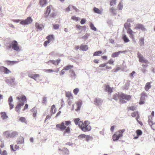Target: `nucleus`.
Returning a JSON list of instances; mask_svg holds the SVG:
<instances>
[{"mask_svg":"<svg viewBox=\"0 0 155 155\" xmlns=\"http://www.w3.org/2000/svg\"><path fill=\"white\" fill-rule=\"evenodd\" d=\"M71 124V122L70 121H63L61 124H57L56 125V127L58 130L61 131L64 130L63 133L64 136L66 135L67 134H68V135H69L71 133L70 128L69 127H67L66 126Z\"/></svg>","mask_w":155,"mask_h":155,"instance_id":"nucleus-1","label":"nucleus"},{"mask_svg":"<svg viewBox=\"0 0 155 155\" xmlns=\"http://www.w3.org/2000/svg\"><path fill=\"white\" fill-rule=\"evenodd\" d=\"M12 21L16 23H18L20 21L21 24L25 25L31 24L33 21V20L31 17H28L25 20L13 19Z\"/></svg>","mask_w":155,"mask_h":155,"instance_id":"nucleus-2","label":"nucleus"},{"mask_svg":"<svg viewBox=\"0 0 155 155\" xmlns=\"http://www.w3.org/2000/svg\"><path fill=\"white\" fill-rule=\"evenodd\" d=\"M125 131L124 129L117 131L113 136L112 138L114 141H116L123 136V134Z\"/></svg>","mask_w":155,"mask_h":155,"instance_id":"nucleus-3","label":"nucleus"},{"mask_svg":"<svg viewBox=\"0 0 155 155\" xmlns=\"http://www.w3.org/2000/svg\"><path fill=\"white\" fill-rule=\"evenodd\" d=\"M131 98V96L125 94L121 93L119 96V100L120 103L124 104L127 102Z\"/></svg>","mask_w":155,"mask_h":155,"instance_id":"nucleus-4","label":"nucleus"},{"mask_svg":"<svg viewBox=\"0 0 155 155\" xmlns=\"http://www.w3.org/2000/svg\"><path fill=\"white\" fill-rule=\"evenodd\" d=\"M79 127L84 132L90 131L91 129V127L89 125H84L83 121H80L79 124Z\"/></svg>","mask_w":155,"mask_h":155,"instance_id":"nucleus-5","label":"nucleus"},{"mask_svg":"<svg viewBox=\"0 0 155 155\" xmlns=\"http://www.w3.org/2000/svg\"><path fill=\"white\" fill-rule=\"evenodd\" d=\"M15 79L14 78H6L5 82L9 86L13 87L16 84Z\"/></svg>","mask_w":155,"mask_h":155,"instance_id":"nucleus-6","label":"nucleus"},{"mask_svg":"<svg viewBox=\"0 0 155 155\" xmlns=\"http://www.w3.org/2000/svg\"><path fill=\"white\" fill-rule=\"evenodd\" d=\"M12 49L16 51H18L20 50V48L18 46L17 41L16 40H14L12 42Z\"/></svg>","mask_w":155,"mask_h":155,"instance_id":"nucleus-7","label":"nucleus"},{"mask_svg":"<svg viewBox=\"0 0 155 155\" xmlns=\"http://www.w3.org/2000/svg\"><path fill=\"white\" fill-rule=\"evenodd\" d=\"M137 55L140 62L146 64L147 63L148 61L146 60L139 51L137 52Z\"/></svg>","mask_w":155,"mask_h":155,"instance_id":"nucleus-8","label":"nucleus"},{"mask_svg":"<svg viewBox=\"0 0 155 155\" xmlns=\"http://www.w3.org/2000/svg\"><path fill=\"white\" fill-rule=\"evenodd\" d=\"M147 97V94L144 92L141 94V97L140 98V101L139 104H144L146 97Z\"/></svg>","mask_w":155,"mask_h":155,"instance_id":"nucleus-9","label":"nucleus"},{"mask_svg":"<svg viewBox=\"0 0 155 155\" xmlns=\"http://www.w3.org/2000/svg\"><path fill=\"white\" fill-rule=\"evenodd\" d=\"M105 90L106 92L108 93L109 94H111L113 91V87H110L108 84H105Z\"/></svg>","mask_w":155,"mask_h":155,"instance_id":"nucleus-10","label":"nucleus"},{"mask_svg":"<svg viewBox=\"0 0 155 155\" xmlns=\"http://www.w3.org/2000/svg\"><path fill=\"white\" fill-rule=\"evenodd\" d=\"M24 102H18L16 106L15 107V110L18 113H19L21 106L24 104Z\"/></svg>","mask_w":155,"mask_h":155,"instance_id":"nucleus-11","label":"nucleus"},{"mask_svg":"<svg viewBox=\"0 0 155 155\" xmlns=\"http://www.w3.org/2000/svg\"><path fill=\"white\" fill-rule=\"evenodd\" d=\"M135 28L140 29L143 31H147V29L145 28L144 26L142 24H137L136 25Z\"/></svg>","mask_w":155,"mask_h":155,"instance_id":"nucleus-12","label":"nucleus"},{"mask_svg":"<svg viewBox=\"0 0 155 155\" xmlns=\"http://www.w3.org/2000/svg\"><path fill=\"white\" fill-rule=\"evenodd\" d=\"M58 150L61 152V153H63V155H68L69 154V151L66 148H63L62 149H61L60 148H59Z\"/></svg>","mask_w":155,"mask_h":155,"instance_id":"nucleus-13","label":"nucleus"},{"mask_svg":"<svg viewBox=\"0 0 155 155\" xmlns=\"http://www.w3.org/2000/svg\"><path fill=\"white\" fill-rule=\"evenodd\" d=\"M94 104L97 106L101 105L102 103L101 100L99 98H95L94 99Z\"/></svg>","mask_w":155,"mask_h":155,"instance_id":"nucleus-14","label":"nucleus"},{"mask_svg":"<svg viewBox=\"0 0 155 155\" xmlns=\"http://www.w3.org/2000/svg\"><path fill=\"white\" fill-rule=\"evenodd\" d=\"M3 134L4 136L6 138L9 139L12 138L11 133H10V132L8 130L5 131L3 133Z\"/></svg>","mask_w":155,"mask_h":155,"instance_id":"nucleus-15","label":"nucleus"},{"mask_svg":"<svg viewBox=\"0 0 155 155\" xmlns=\"http://www.w3.org/2000/svg\"><path fill=\"white\" fill-rule=\"evenodd\" d=\"M126 52V51H120L118 52H114L112 54L111 56L113 58H115L117 57L120 54L125 53Z\"/></svg>","mask_w":155,"mask_h":155,"instance_id":"nucleus-16","label":"nucleus"},{"mask_svg":"<svg viewBox=\"0 0 155 155\" xmlns=\"http://www.w3.org/2000/svg\"><path fill=\"white\" fill-rule=\"evenodd\" d=\"M51 9L50 8V6H48L47 7V9L46 12H45V17L47 18L49 16V14L51 13Z\"/></svg>","mask_w":155,"mask_h":155,"instance_id":"nucleus-17","label":"nucleus"},{"mask_svg":"<svg viewBox=\"0 0 155 155\" xmlns=\"http://www.w3.org/2000/svg\"><path fill=\"white\" fill-rule=\"evenodd\" d=\"M16 98L18 100H19L21 102H24L26 101L27 100L26 97H25V96L24 95H22L21 97H17Z\"/></svg>","mask_w":155,"mask_h":155,"instance_id":"nucleus-18","label":"nucleus"},{"mask_svg":"<svg viewBox=\"0 0 155 155\" xmlns=\"http://www.w3.org/2000/svg\"><path fill=\"white\" fill-rule=\"evenodd\" d=\"M24 142V138L21 136L17 138V144H21Z\"/></svg>","mask_w":155,"mask_h":155,"instance_id":"nucleus-19","label":"nucleus"},{"mask_svg":"<svg viewBox=\"0 0 155 155\" xmlns=\"http://www.w3.org/2000/svg\"><path fill=\"white\" fill-rule=\"evenodd\" d=\"M61 61V59L59 58L58 59V60L56 61L52 60H50L48 61V63H52L53 64L56 65V64H58L59 63H60Z\"/></svg>","mask_w":155,"mask_h":155,"instance_id":"nucleus-20","label":"nucleus"},{"mask_svg":"<svg viewBox=\"0 0 155 155\" xmlns=\"http://www.w3.org/2000/svg\"><path fill=\"white\" fill-rule=\"evenodd\" d=\"M71 74V77L72 79H75L76 78V75L74 71L72 70H70L69 71Z\"/></svg>","mask_w":155,"mask_h":155,"instance_id":"nucleus-21","label":"nucleus"},{"mask_svg":"<svg viewBox=\"0 0 155 155\" xmlns=\"http://www.w3.org/2000/svg\"><path fill=\"white\" fill-rule=\"evenodd\" d=\"M66 96L67 97H68V100L70 101L73 99V96L71 93L69 92H68L66 93Z\"/></svg>","mask_w":155,"mask_h":155,"instance_id":"nucleus-22","label":"nucleus"},{"mask_svg":"<svg viewBox=\"0 0 155 155\" xmlns=\"http://www.w3.org/2000/svg\"><path fill=\"white\" fill-rule=\"evenodd\" d=\"M2 70H3V72L5 74H8L11 73V71H10L7 68L3 66Z\"/></svg>","mask_w":155,"mask_h":155,"instance_id":"nucleus-23","label":"nucleus"},{"mask_svg":"<svg viewBox=\"0 0 155 155\" xmlns=\"http://www.w3.org/2000/svg\"><path fill=\"white\" fill-rule=\"evenodd\" d=\"M35 26L38 30L41 31L43 29V25L42 24H39L38 23H36Z\"/></svg>","mask_w":155,"mask_h":155,"instance_id":"nucleus-24","label":"nucleus"},{"mask_svg":"<svg viewBox=\"0 0 155 155\" xmlns=\"http://www.w3.org/2000/svg\"><path fill=\"white\" fill-rule=\"evenodd\" d=\"M18 61H8L7 60L5 61V63L8 65L12 64L13 65L15 64L18 63Z\"/></svg>","mask_w":155,"mask_h":155,"instance_id":"nucleus-25","label":"nucleus"},{"mask_svg":"<svg viewBox=\"0 0 155 155\" xmlns=\"http://www.w3.org/2000/svg\"><path fill=\"white\" fill-rule=\"evenodd\" d=\"M88 49V47L87 45H81L80 47V50L83 51H86Z\"/></svg>","mask_w":155,"mask_h":155,"instance_id":"nucleus-26","label":"nucleus"},{"mask_svg":"<svg viewBox=\"0 0 155 155\" xmlns=\"http://www.w3.org/2000/svg\"><path fill=\"white\" fill-rule=\"evenodd\" d=\"M39 3L41 7H44L47 3L46 0H40Z\"/></svg>","mask_w":155,"mask_h":155,"instance_id":"nucleus-27","label":"nucleus"},{"mask_svg":"<svg viewBox=\"0 0 155 155\" xmlns=\"http://www.w3.org/2000/svg\"><path fill=\"white\" fill-rule=\"evenodd\" d=\"M1 117L3 120L7 119L8 117L5 112H1Z\"/></svg>","mask_w":155,"mask_h":155,"instance_id":"nucleus-28","label":"nucleus"},{"mask_svg":"<svg viewBox=\"0 0 155 155\" xmlns=\"http://www.w3.org/2000/svg\"><path fill=\"white\" fill-rule=\"evenodd\" d=\"M120 94H117V93L114 94L113 95V99L116 101H117L118 99H119V96L120 95Z\"/></svg>","mask_w":155,"mask_h":155,"instance_id":"nucleus-29","label":"nucleus"},{"mask_svg":"<svg viewBox=\"0 0 155 155\" xmlns=\"http://www.w3.org/2000/svg\"><path fill=\"white\" fill-rule=\"evenodd\" d=\"M124 43H127L129 41V40L128 38L127 37L126 35H123L122 38Z\"/></svg>","mask_w":155,"mask_h":155,"instance_id":"nucleus-30","label":"nucleus"},{"mask_svg":"<svg viewBox=\"0 0 155 155\" xmlns=\"http://www.w3.org/2000/svg\"><path fill=\"white\" fill-rule=\"evenodd\" d=\"M93 11L95 13L98 14H102V12L100 10L96 7H94V8Z\"/></svg>","mask_w":155,"mask_h":155,"instance_id":"nucleus-31","label":"nucleus"},{"mask_svg":"<svg viewBox=\"0 0 155 155\" xmlns=\"http://www.w3.org/2000/svg\"><path fill=\"white\" fill-rule=\"evenodd\" d=\"M116 9H114L113 7H111L110 9V12L111 13V14L113 15H116L117 13L116 12Z\"/></svg>","mask_w":155,"mask_h":155,"instance_id":"nucleus-32","label":"nucleus"},{"mask_svg":"<svg viewBox=\"0 0 155 155\" xmlns=\"http://www.w3.org/2000/svg\"><path fill=\"white\" fill-rule=\"evenodd\" d=\"M39 76V75L38 74H29L28 75V77L30 78H32L34 79V80H35L36 78L38 77Z\"/></svg>","mask_w":155,"mask_h":155,"instance_id":"nucleus-33","label":"nucleus"},{"mask_svg":"<svg viewBox=\"0 0 155 155\" xmlns=\"http://www.w3.org/2000/svg\"><path fill=\"white\" fill-rule=\"evenodd\" d=\"M151 86L150 83L149 82L147 83L145 87V89L146 91H147L151 88Z\"/></svg>","mask_w":155,"mask_h":155,"instance_id":"nucleus-34","label":"nucleus"},{"mask_svg":"<svg viewBox=\"0 0 155 155\" xmlns=\"http://www.w3.org/2000/svg\"><path fill=\"white\" fill-rule=\"evenodd\" d=\"M82 103L80 102H78L77 103V108L75 109L76 111H78L80 110L82 105Z\"/></svg>","mask_w":155,"mask_h":155,"instance_id":"nucleus-35","label":"nucleus"},{"mask_svg":"<svg viewBox=\"0 0 155 155\" xmlns=\"http://www.w3.org/2000/svg\"><path fill=\"white\" fill-rule=\"evenodd\" d=\"M18 135V132L15 131H13L11 133V138H13L17 136Z\"/></svg>","mask_w":155,"mask_h":155,"instance_id":"nucleus-36","label":"nucleus"},{"mask_svg":"<svg viewBox=\"0 0 155 155\" xmlns=\"http://www.w3.org/2000/svg\"><path fill=\"white\" fill-rule=\"evenodd\" d=\"M90 27L91 29L93 31H96L97 30L96 28L94 26V24L91 22L90 23Z\"/></svg>","mask_w":155,"mask_h":155,"instance_id":"nucleus-37","label":"nucleus"},{"mask_svg":"<svg viewBox=\"0 0 155 155\" xmlns=\"http://www.w3.org/2000/svg\"><path fill=\"white\" fill-rule=\"evenodd\" d=\"M90 33H87L85 34L82 37V38L84 40H86L87 38L90 35Z\"/></svg>","mask_w":155,"mask_h":155,"instance_id":"nucleus-38","label":"nucleus"},{"mask_svg":"<svg viewBox=\"0 0 155 155\" xmlns=\"http://www.w3.org/2000/svg\"><path fill=\"white\" fill-rule=\"evenodd\" d=\"M102 53V51H96L93 53V55L94 56H100V54Z\"/></svg>","mask_w":155,"mask_h":155,"instance_id":"nucleus-39","label":"nucleus"},{"mask_svg":"<svg viewBox=\"0 0 155 155\" xmlns=\"http://www.w3.org/2000/svg\"><path fill=\"white\" fill-rule=\"evenodd\" d=\"M148 120L149 124H151L153 123V122L152 121V118L151 116H148Z\"/></svg>","mask_w":155,"mask_h":155,"instance_id":"nucleus-40","label":"nucleus"},{"mask_svg":"<svg viewBox=\"0 0 155 155\" xmlns=\"http://www.w3.org/2000/svg\"><path fill=\"white\" fill-rule=\"evenodd\" d=\"M46 38L49 41H51L54 39V36L53 35H51L48 36Z\"/></svg>","mask_w":155,"mask_h":155,"instance_id":"nucleus-41","label":"nucleus"},{"mask_svg":"<svg viewBox=\"0 0 155 155\" xmlns=\"http://www.w3.org/2000/svg\"><path fill=\"white\" fill-rule=\"evenodd\" d=\"M144 44V40L143 38H141L140 39V45L142 46Z\"/></svg>","mask_w":155,"mask_h":155,"instance_id":"nucleus-42","label":"nucleus"},{"mask_svg":"<svg viewBox=\"0 0 155 155\" xmlns=\"http://www.w3.org/2000/svg\"><path fill=\"white\" fill-rule=\"evenodd\" d=\"M71 19L76 21H78L80 19V18L76 17L75 16H73L71 17Z\"/></svg>","mask_w":155,"mask_h":155,"instance_id":"nucleus-43","label":"nucleus"},{"mask_svg":"<svg viewBox=\"0 0 155 155\" xmlns=\"http://www.w3.org/2000/svg\"><path fill=\"white\" fill-rule=\"evenodd\" d=\"M73 67V66L71 65H67L64 68V69L66 70H68L71 69Z\"/></svg>","mask_w":155,"mask_h":155,"instance_id":"nucleus-44","label":"nucleus"},{"mask_svg":"<svg viewBox=\"0 0 155 155\" xmlns=\"http://www.w3.org/2000/svg\"><path fill=\"white\" fill-rule=\"evenodd\" d=\"M136 132L137 135H138L139 136H141L142 134V131L141 130H136Z\"/></svg>","mask_w":155,"mask_h":155,"instance_id":"nucleus-45","label":"nucleus"},{"mask_svg":"<svg viewBox=\"0 0 155 155\" xmlns=\"http://www.w3.org/2000/svg\"><path fill=\"white\" fill-rule=\"evenodd\" d=\"M80 119L79 118H76L74 120V122L76 125H78L79 126V124L80 122L79 121Z\"/></svg>","mask_w":155,"mask_h":155,"instance_id":"nucleus-46","label":"nucleus"},{"mask_svg":"<svg viewBox=\"0 0 155 155\" xmlns=\"http://www.w3.org/2000/svg\"><path fill=\"white\" fill-rule=\"evenodd\" d=\"M85 138L86 141H88L89 140L92 139V137L90 136L86 135Z\"/></svg>","mask_w":155,"mask_h":155,"instance_id":"nucleus-47","label":"nucleus"},{"mask_svg":"<svg viewBox=\"0 0 155 155\" xmlns=\"http://www.w3.org/2000/svg\"><path fill=\"white\" fill-rule=\"evenodd\" d=\"M124 28L126 29L129 28L130 27V24L127 23H126L124 25Z\"/></svg>","mask_w":155,"mask_h":155,"instance_id":"nucleus-48","label":"nucleus"},{"mask_svg":"<svg viewBox=\"0 0 155 155\" xmlns=\"http://www.w3.org/2000/svg\"><path fill=\"white\" fill-rule=\"evenodd\" d=\"M53 25L54 28L55 30H57L59 28V24H53Z\"/></svg>","mask_w":155,"mask_h":155,"instance_id":"nucleus-49","label":"nucleus"},{"mask_svg":"<svg viewBox=\"0 0 155 155\" xmlns=\"http://www.w3.org/2000/svg\"><path fill=\"white\" fill-rule=\"evenodd\" d=\"M79 91V89L77 88L74 89L73 90V92L75 95H77Z\"/></svg>","mask_w":155,"mask_h":155,"instance_id":"nucleus-50","label":"nucleus"},{"mask_svg":"<svg viewBox=\"0 0 155 155\" xmlns=\"http://www.w3.org/2000/svg\"><path fill=\"white\" fill-rule=\"evenodd\" d=\"M118 8L119 10H121L123 8V5L121 2H120L119 3L118 5Z\"/></svg>","mask_w":155,"mask_h":155,"instance_id":"nucleus-51","label":"nucleus"},{"mask_svg":"<svg viewBox=\"0 0 155 155\" xmlns=\"http://www.w3.org/2000/svg\"><path fill=\"white\" fill-rule=\"evenodd\" d=\"M116 0H112L110 1V6H112L114 5H115L116 4Z\"/></svg>","mask_w":155,"mask_h":155,"instance_id":"nucleus-52","label":"nucleus"},{"mask_svg":"<svg viewBox=\"0 0 155 155\" xmlns=\"http://www.w3.org/2000/svg\"><path fill=\"white\" fill-rule=\"evenodd\" d=\"M149 125L150 126L152 129L154 130H155V123H153Z\"/></svg>","mask_w":155,"mask_h":155,"instance_id":"nucleus-53","label":"nucleus"},{"mask_svg":"<svg viewBox=\"0 0 155 155\" xmlns=\"http://www.w3.org/2000/svg\"><path fill=\"white\" fill-rule=\"evenodd\" d=\"M13 101L12 97V96H10L9 97L8 100V103H12Z\"/></svg>","mask_w":155,"mask_h":155,"instance_id":"nucleus-54","label":"nucleus"},{"mask_svg":"<svg viewBox=\"0 0 155 155\" xmlns=\"http://www.w3.org/2000/svg\"><path fill=\"white\" fill-rule=\"evenodd\" d=\"M47 97H44L43 98L42 103L44 104H46L47 102Z\"/></svg>","mask_w":155,"mask_h":155,"instance_id":"nucleus-55","label":"nucleus"},{"mask_svg":"<svg viewBox=\"0 0 155 155\" xmlns=\"http://www.w3.org/2000/svg\"><path fill=\"white\" fill-rule=\"evenodd\" d=\"M133 32V31L130 28H128L127 30V33L130 35H132Z\"/></svg>","mask_w":155,"mask_h":155,"instance_id":"nucleus-56","label":"nucleus"},{"mask_svg":"<svg viewBox=\"0 0 155 155\" xmlns=\"http://www.w3.org/2000/svg\"><path fill=\"white\" fill-rule=\"evenodd\" d=\"M25 118L24 117H20L19 120L22 122H25Z\"/></svg>","mask_w":155,"mask_h":155,"instance_id":"nucleus-57","label":"nucleus"},{"mask_svg":"<svg viewBox=\"0 0 155 155\" xmlns=\"http://www.w3.org/2000/svg\"><path fill=\"white\" fill-rule=\"evenodd\" d=\"M137 108L135 106H131L129 107V109L132 110H136Z\"/></svg>","mask_w":155,"mask_h":155,"instance_id":"nucleus-58","label":"nucleus"},{"mask_svg":"<svg viewBox=\"0 0 155 155\" xmlns=\"http://www.w3.org/2000/svg\"><path fill=\"white\" fill-rule=\"evenodd\" d=\"M86 21V20L84 18H82L81 19V21L80 23L81 24L83 25L84 24Z\"/></svg>","mask_w":155,"mask_h":155,"instance_id":"nucleus-59","label":"nucleus"},{"mask_svg":"<svg viewBox=\"0 0 155 155\" xmlns=\"http://www.w3.org/2000/svg\"><path fill=\"white\" fill-rule=\"evenodd\" d=\"M138 114L137 112H134L131 114V116L133 117H135Z\"/></svg>","mask_w":155,"mask_h":155,"instance_id":"nucleus-60","label":"nucleus"},{"mask_svg":"<svg viewBox=\"0 0 155 155\" xmlns=\"http://www.w3.org/2000/svg\"><path fill=\"white\" fill-rule=\"evenodd\" d=\"M86 135L84 134H81L78 136V138H85Z\"/></svg>","mask_w":155,"mask_h":155,"instance_id":"nucleus-61","label":"nucleus"},{"mask_svg":"<svg viewBox=\"0 0 155 155\" xmlns=\"http://www.w3.org/2000/svg\"><path fill=\"white\" fill-rule=\"evenodd\" d=\"M51 41H49L48 40V41H45L44 44V46H46Z\"/></svg>","mask_w":155,"mask_h":155,"instance_id":"nucleus-62","label":"nucleus"},{"mask_svg":"<svg viewBox=\"0 0 155 155\" xmlns=\"http://www.w3.org/2000/svg\"><path fill=\"white\" fill-rule=\"evenodd\" d=\"M8 104L10 106V110H11V109H12L14 107V104H12V103H8Z\"/></svg>","mask_w":155,"mask_h":155,"instance_id":"nucleus-63","label":"nucleus"},{"mask_svg":"<svg viewBox=\"0 0 155 155\" xmlns=\"http://www.w3.org/2000/svg\"><path fill=\"white\" fill-rule=\"evenodd\" d=\"M55 107V106L54 105H53L51 106V113L52 114L53 109H54Z\"/></svg>","mask_w":155,"mask_h":155,"instance_id":"nucleus-64","label":"nucleus"}]
</instances>
